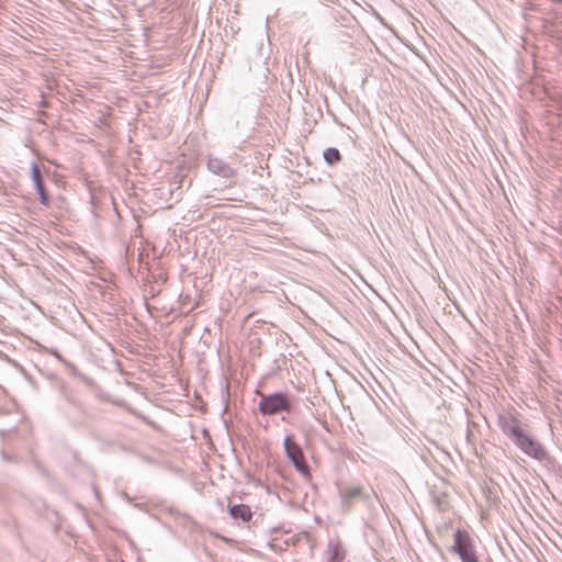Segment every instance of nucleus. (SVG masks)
<instances>
[{"mask_svg": "<svg viewBox=\"0 0 562 562\" xmlns=\"http://www.w3.org/2000/svg\"><path fill=\"white\" fill-rule=\"evenodd\" d=\"M229 514L234 519H240L245 522L250 521L252 517L250 507L245 504H237L231 506Z\"/></svg>", "mask_w": 562, "mask_h": 562, "instance_id": "obj_9", "label": "nucleus"}, {"mask_svg": "<svg viewBox=\"0 0 562 562\" xmlns=\"http://www.w3.org/2000/svg\"><path fill=\"white\" fill-rule=\"evenodd\" d=\"M284 450L294 468L304 476H310V468L305 461L303 450L290 436L284 438Z\"/></svg>", "mask_w": 562, "mask_h": 562, "instance_id": "obj_5", "label": "nucleus"}, {"mask_svg": "<svg viewBox=\"0 0 562 562\" xmlns=\"http://www.w3.org/2000/svg\"><path fill=\"white\" fill-rule=\"evenodd\" d=\"M502 428H503V431H504L506 435H508L512 439H513V432H512V429H514V428H515V429H517L519 432H522V431H524V429H522V428H520V427L517 425V423H516V420H515V419L509 420V422H505V423L503 424V427H502Z\"/></svg>", "mask_w": 562, "mask_h": 562, "instance_id": "obj_11", "label": "nucleus"}, {"mask_svg": "<svg viewBox=\"0 0 562 562\" xmlns=\"http://www.w3.org/2000/svg\"><path fill=\"white\" fill-rule=\"evenodd\" d=\"M5 431L4 430H0V436H4Z\"/></svg>", "mask_w": 562, "mask_h": 562, "instance_id": "obj_13", "label": "nucleus"}, {"mask_svg": "<svg viewBox=\"0 0 562 562\" xmlns=\"http://www.w3.org/2000/svg\"><path fill=\"white\" fill-rule=\"evenodd\" d=\"M31 177L36 188V191L40 195V201L43 205H47L49 203V196L46 192L44 180L40 170V167L36 162H33L31 166Z\"/></svg>", "mask_w": 562, "mask_h": 562, "instance_id": "obj_7", "label": "nucleus"}, {"mask_svg": "<svg viewBox=\"0 0 562 562\" xmlns=\"http://www.w3.org/2000/svg\"><path fill=\"white\" fill-rule=\"evenodd\" d=\"M261 398L258 409L262 415L272 416L278 413L291 411V403L285 393L277 392L273 394H260Z\"/></svg>", "mask_w": 562, "mask_h": 562, "instance_id": "obj_2", "label": "nucleus"}, {"mask_svg": "<svg viewBox=\"0 0 562 562\" xmlns=\"http://www.w3.org/2000/svg\"><path fill=\"white\" fill-rule=\"evenodd\" d=\"M513 432V441L525 453L536 459L541 460L546 452L542 446L531 437H529L525 431L519 432L517 429H512Z\"/></svg>", "mask_w": 562, "mask_h": 562, "instance_id": "obj_4", "label": "nucleus"}, {"mask_svg": "<svg viewBox=\"0 0 562 562\" xmlns=\"http://www.w3.org/2000/svg\"><path fill=\"white\" fill-rule=\"evenodd\" d=\"M324 160L329 165L333 166L341 160V155L339 150L335 147H328L324 150Z\"/></svg>", "mask_w": 562, "mask_h": 562, "instance_id": "obj_10", "label": "nucleus"}, {"mask_svg": "<svg viewBox=\"0 0 562 562\" xmlns=\"http://www.w3.org/2000/svg\"><path fill=\"white\" fill-rule=\"evenodd\" d=\"M328 562H344L346 558V550L339 540H329L328 542Z\"/></svg>", "mask_w": 562, "mask_h": 562, "instance_id": "obj_8", "label": "nucleus"}, {"mask_svg": "<svg viewBox=\"0 0 562 562\" xmlns=\"http://www.w3.org/2000/svg\"><path fill=\"white\" fill-rule=\"evenodd\" d=\"M341 507L348 510L356 502H362L372 507L378 496L372 488L362 485L347 484L338 490Z\"/></svg>", "mask_w": 562, "mask_h": 562, "instance_id": "obj_1", "label": "nucleus"}, {"mask_svg": "<svg viewBox=\"0 0 562 562\" xmlns=\"http://www.w3.org/2000/svg\"><path fill=\"white\" fill-rule=\"evenodd\" d=\"M452 551L459 555L462 562H479L474 549V541L465 530L458 529L454 532Z\"/></svg>", "mask_w": 562, "mask_h": 562, "instance_id": "obj_3", "label": "nucleus"}, {"mask_svg": "<svg viewBox=\"0 0 562 562\" xmlns=\"http://www.w3.org/2000/svg\"><path fill=\"white\" fill-rule=\"evenodd\" d=\"M207 169L212 173L225 179H231L236 175V170L233 167H231L227 162L216 157L209 158Z\"/></svg>", "mask_w": 562, "mask_h": 562, "instance_id": "obj_6", "label": "nucleus"}, {"mask_svg": "<svg viewBox=\"0 0 562 562\" xmlns=\"http://www.w3.org/2000/svg\"><path fill=\"white\" fill-rule=\"evenodd\" d=\"M124 497H125L128 502H131V498H130V496H128L126 493L124 494Z\"/></svg>", "mask_w": 562, "mask_h": 562, "instance_id": "obj_12", "label": "nucleus"}]
</instances>
